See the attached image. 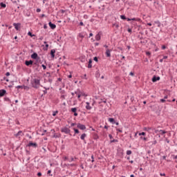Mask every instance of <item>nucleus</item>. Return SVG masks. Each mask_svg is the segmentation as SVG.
Returning <instances> with one entry per match:
<instances>
[{
	"instance_id": "nucleus-1",
	"label": "nucleus",
	"mask_w": 177,
	"mask_h": 177,
	"mask_svg": "<svg viewBox=\"0 0 177 177\" xmlns=\"http://www.w3.org/2000/svg\"><path fill=\"white\" fill-rule=\"evenodd\" d=\"M30 84L32 88H35V89H38L41 85V80L39 79L34 78L30 80Z\"/></svg>"
},
{
	"instance_id": "nucleus-2",
	"label": "nucleus",
	"mask_w": 177,
	"mask_h": 177,
	"mask_svg": "<svg viewBox=\"0 0 177 177\" xmlns=\"http://www.w3.org/2000/svg\"><path fill=\"white\" fill-rule=\"evenodd\" d=\"M77 128H78L79 129H81L82 131H85V129H86V126H85V124H82L80 123H78L77 125Z\"/></svg>"
},
{
	"instance_id": "nucleus-3",
	"label": "nucleus",
	"mask_w": 177,
	"mask_h": 177,
	"mask_svg": "<svg viewBox=\"0 0 177 177\" xmlns=\"http://www.w3.org/2000/svg\"><path fill=\"white\" fill-rule=\"evenodd\" d=\"M14 136L20 139L21 136H24V133L22 131H19L17 133L15 134Z\"/></svg>"
},
{
	"instance_id": "nucleus-4",
	"label": "nucleus",
	"mask_w": 177,
	"mask_h": 177,
	"mask_svg": "<svg viewBox=\"0 0 177 177\" xmlns=\"http://www.w3.org/2000/svg\"><path fill=\"white\" fill-rule=\"evenodd\" d=\"M61 132H63L64 133H70V132H71V131L70 130V129H68L67 127H64L61 129Z\"/></svg>"
},
{
	"instance_id": "nucleus-5",
	"label": "nucleus",
	"mask_w": 177,
	"mask_h": 177,
	"mask_svg": "<svg viewBox=\"0 0 177 177\" xmlns=\"http://www.w3.org/2000/svg\"><path fill=\"white\" fill-rule=\"evenodd\" d=\"M105 55H106V57H111V50L107 48L106 50Z\"/></svg>"
},
{
	"instance_id": "nucleus-6",
	"label": "nucleus",
	"mask_w": 177,
	"mask_h": 177,
	"mask_svg": "<svg viewBox=\"0 0 177 177\" xmlns=\"http://www.w3.org/2000/svg\"><path fill=\"white\" fill-rule=\"evenodd\" d=\"M34 63V62H32V60H29V61H26L25 62V64L26 66H27L28 67H30V66H32V64Z\"/></svg>"
},
{
	"instance_id": "nucleus-7",
	"label": "nucleus",
	"mask_w": 177,
	"mask_h": 177,
	"mask_svg": "<svg viewBox=\"0 0 177 177\" xmlns=\"http://www.w3.org/2000/svg\"><path fill=\"white\" fill-rule=\"evenodd\" d=\"M13 26H14L15 30H17V31H19V28H20L21 24L19 23L18 24L14 23Z\"/></svg>"
},
{
	"instance_id": "nucleus-8",
	"label": "nucleus",
	"mask_w": 177,
	"mask_h": 177,
	"mask_svg": "<svg viewBox=\"0 0 177 177\" xmlns=\"http://www.w3.org/2000/svg\"><path fill=\"white\" fill-rule=\"evenodd\" d=\"M71 111H72V113H74L75 117H77L78 115V113H77V108H72Z\"/></svg>"
},
{
	"instance_id": "nucleus-9",
	"label": "nucleus",
	"mask_w": 177,
	"mask_h": 177,
	"mask_svg": "<svg viewBox=\"0 0 177 177\" xmlns=\"http://www.w3.org/2000/svg\"><path fill=\"white\" fill-rule=\"evenodd\" d=\"M86 110H92V106H91V104L88 102H86Z\"/></svg>"
},
{
	"instance_id": "nucleus-10",
	"label": "nucleus",
	"mask_w": 177,
	"mask_h": 177,
	"mask_svg": "<svg viewBox=\"0 0 177 177\" xmlns=\"http://www.w3.org/2000/svg\"><path fill=\"white\" fill-rule=\"evenodd\" d=\"M28 146L29 147H31V146L32 147H37L38 145L37 144V142H29Z\"/></svg>"
},
{
	"instance_id": "nucleus-11",
	"label": "nucleus",
	"mask_w": 177,
	"mask_h": 177,
	"mask_svg": "<svg viewBox=\"0 0 177 177\" xmlns=\"http://www.w3.org/2000/svg\"><path fill=\"white\" fill-rule=\"evenodd\" d=\"M6 93V91L1 89L0 90V97H2L3 96H5V94Z\"/></svg>"
},
{
	"instance_id": "nucleus-12",
	"label": "nucleus",
	"mask_w": 177,
	"mask_h": 177,
	"mask_svg": "<svg viewBox=\"0 0 177 177\" xmlns=\"http://www.w3.org/2000/svg\"><path fill=\"white\" fill-rule=\"evenodd\" d=\"M157 81H160V77L153 76L152 78V82H157Z\"/></svg>"
},
{
	"instance_id": "nucleus-13",
	"label": "nucleus",
	"mask_w": 177,
	"mask_h": 177,
	"mask_svg": "<svg viewBox=\"0 0 177 177\" xmlns=\"http://www.w3.org/2000/svg\"><path fill=\"white\" fill-rule=\"evenodd\" d=\"M48 26L52 30H55V28H56V25L55 24H52V22H49Z\"/></svg>"
},
{
	"instance_id": "nucleus-14",
	"label": "nucleus",
	"mask_w": 177,
	"mask_h": 177,
	"mask_svg": "<svg viewBox=\"0 0 177 177\" xmlns=\"http://www.w3.org/2000/svg\"><path fill=\"white\" fill-rule=\"evenodd\" d=\"M75 95H77V98L80 99V97H81V90L77 89L75 92Z\"/></svg>"
},
{
	"instance_id": "nucleus-15",
	"label": "nucleus",
	"mask_w": 177,
	"mask_h": 177,
	"mask_svg": "<svg viewBox=\"0 0 177 177\" xmlns=\"http://www.w3.org/2000/svg\"><path fill=\"white\" fill-rule=\"evenodd\" d=\"M31 58L37 59L38 58V54H37V53H34L31 55Z\"/></svg>"
},
{
	"instance_id": "nucleus-16",
	"label": "nucleus",
	"mask_w": 177,
	"mask_h": 177,
	"mask_svg": "<svg viewBox=\"0 0 177 177\" xmlns=\"http://www.w3.org/2000/svg\"><path fill=\"white\" fill-rule=\"evenodd\" d=\"M153 129H154V128L153 127H145L144 130L147 131V132H150V131H153Z\"/></svg>"
},
{
	"instance_id": "nucleus-17",
	"label": "nucleus",
	"mask_w": 177,
	"mask_h": 177,
	"mask_svg": "<svg viewBox=\"0 0 177 177\" xmlns=\"http://www.w3.org/2000/svg\"><path fill=\"white\" fill-rule=\"evenodd\" d=\"M56 53V50L55 49H52L50 50V55H51V57L53 58L55 57V54Z\"/></svg>"
},
{
	"instance_id": "nucleus-18",
	"label": "nucleus",
	"mask_w": 177,
	"mask_h": 177,
	"mask_svg": "<svg viewBox=\"0 0 177 177\" xmlns=\"http://www.w3.org/2000/svg\"><path fill=\"white\" fill-rule=\"evenodd\" d=\"M109 122H111V124H115V120L113 118H109Z\"/></svg>"
},
{
	"instance_id": "nucleus-19",
	"label": "nucleus",
	"mask_w": 177,
	"mask_h": 177,
	"mask_svg": "<svg viewBox=\"0 0 177 177\" xmlns=\"http://www.w3.org/2000/svg\"><path fill=\"white\" fill-rule=\"evenodd\" d=\"M85 138H86V133H83L82 134V136H80V139L82 140H85Z\"/></svg>"
},
{
	"instance_id": "nucleus-20",
	"label": "nucleus",
	"mask_w": 177,
	"mask_h": 177,
	"mask_svg": "<svg viewBox=\"0 0 177 177\" xmlns=\"http://www.w3.org/2000/svg\"><path fill=\"white\" fill-rule=\"evenodd\" d=\"M88 68H92V59L88 61Z\"/></svg>"
},
{
	"instance_id": "nucleus-21",
	"label": "nucleus",
	"mask_w": 177,
	"mask_h": 177,
	"mask_svg": "<svg viewBox=\"0 0 177 177\" xmlns=\"http://www.w3.org/2000/svg\"><path fill=\"white\" fill-rule=\"evenodd\" d=\"M100 34H97L96 35H95V39H96V41H100Z\"/></svg>"
},
{
	"instance_id": "nucleus-22",
	"label": "nucleus",
	"mask_w": 177,
	"mask_h": 177,
	"mask_svg": "<svg viewBox=\"0 0 177 177\" xmlns=\"http://www.w3.org/2000/svg\"><path fill=\"white\" fill-rule=\"evenodd\" d=\"M78 37L79 38H81V41H82V39L85 37V35H84V33L82 32L78 35Z\"/></svg>"
},
{
	"instance_id": "nucleus-23",
	"label": "nucleus",
	"mask_w": 177,
	"mask_h": 177,
	"mask_svg": "<svg viewBox=\"0 0 177 177\" xmlns=\"http://www.w3.org/2000/svg\"><path fill=\"white\" fill-rule=\"evenodd\" d=\"M131 20L133 21H142V19H140V18H132Z\"/></svg>"
},
{
	"instance_id": "nucleus-24",
	"label": "nucleus",
	"mask_w": 177,
	"mask_h": 177,
	"mask_svg": "<svg viewBox=\"0 0 177 177\" xmlns=\"http://www.w3.org/2000/svg\"><path fill=\"white\" fill-rule=\"evenodd\" d=\"M113 27H115V28H118L120 27V25L118 23L113 24Z\"/></svg>"
},
{
	"instance_id": "nucleus-25",
	"label": "nucleus",
	"mask_w": 177,
	"mask_h": 177,
	"mask_svg": "<svg viewBox=\"0 0 177 177\" xmlns=\"http://www.w3.org/2000/svg\"><path fill=\"white\" fill-rule=\"evenodd\" d=\"M81 96H85V97H86V96H88V95L85 94V93H84V91H80V97H81Z\"/></svg>"
},
{
	"instance_id": "nucleus-26",
	"label": "nucleus",
	"mask_w": 177,
	"mask_h": 177,
	"mask_svg": "<svg viewBox=\"0 0 177 177\" xmlns=\"http://www.w3.org/2000/svg\"><path fill=\"white\" fill-rule=\"evenodd\" d=\"M159 132L160 133V135H165V133H167V131L164 130H160Z\"/></svg>"
},
{
	"instance_id": "nucleus-27",
	"label": "nucleus",
	"mask_w": 177,
	"mask_h": 177,
	"mask_svg": "<svg viewBox=\"0 0 177 177\" xmlns=\"http://www.w3.org/2000/svg\"><path fill=\"white\" fill-rule=\"evenodd\" d=\"M73 131L75 132V134L80 133V130H78L77 129L74 128Z\"/></svg>"
},
{
	"instance_id": "nucleus-28",
	"label": "nucleus",
	"mask_w": 177,
	"mask_h": 177,
	"mask_svg": "<svg viewBox=\"0 0 177 177\" xmlns=\"http://www.w3.org/2000/svg\"><path fill=\"white\" fill-rule=\"evenodd\" d=\"M44 44H46V48H44V50H48V48H49V44H47L48 43L46 41H44Z\"/></svg>"
},
{
	"instance_id": "nucleus-29",
	"label": "nucleus",
	"mask_w": 177,
	"mask_h": 177,
	"mask_svg": "<svg viewBox=\"0 0 177 177\" xmlns=\"http://www.w3.org/2000/svg\"><path fill=\"white\" fill-rule=\"evenodd\" d=\"M120 19H122V20H127V17H125V15H120Z\"/></svg>"
},
{
	"instance_id": "nucleus-30",
	"label": "nucleus",
	"mask_w": 177,
	"mask_h": 177,
	"mask_svg": "<svg viewBox=\"0 0 177 177\" xmlns=\"http://www.w3.org/2000/svg\"><path fill=\"white\" fill-rule=\"evenodd\" d=\"M0 6H1V8H6V4H5L3 3H1Z\"/></svg>"
},
{
	"instance_id": "nucleus-31",
	"label": "nucleus",
	"mask_w": 177,
	"mask_h": 177,
	"mask_svg": "<svg viewBox=\"0 0 177 177\" xmlns=\"http://www.w3.org/2000/svg\"><path fill=\"white\" fill-rule=\"evenodd\" d=\"M127 156H131V154H132V151H131V150L127 151Z\"/></svg>"
},
{
	"instance_id": "nucleus-32",
	"label": "nucleus",
	"mask_w": 177,
	"mask_h": 177,
	"mask_svg": "<svg viewBox=\"0 0 177 177\" xmlns=\"http://www.w3.org/2000/svg\"><path fill=\"white\" fill-rule=\"evenodd\" d=\"M77 166V165H75V164H68V165H67V167H76Z\"/></svg>"
},
{
	"instance_id": "nucleus-33",
	"label": "nucleus",
	"mask_w": 177,
	"mask_h": 177,
	"mask_svg": "<svg viewBox=\"0 0 177 177\" xmlns=\"http://www.w3.org/2000/svg\"><path fill=\"white\" fill-rule=\"evenodd\" d=\"M23 88H24V89H25L26 91H28V89H30V88L27 86H24Z\"/></svg>"
},
{
	"instance_id": "nucleus-34",
	"label": "nucleus",
	"mask_w": 177,
	"mask_h": 177,
	"mask_svg": "<svg viewBox=\"0 0 177 177\" xmlns=\"http://www.w3.org/2000/svg\"><path fill=\"white\" fill-rule=\"evenodd\" d=\"M116 131H117L118 132H120V133H122V130L121 129L117 128V129H116Z\"/></svg>"
},
{
	"instance_id": "nucleus-35",
	"label": "nucleus",
	"mask_w": 177,
	"mask_h": 177,
	"mask_svg": "<svg viewBox=\"0 0 177 177\" xmlns=\"http://www.w3.org/2000/svg\"><path fill=\"white\" fill-rule=\"evenodd\" d=\"M145 135H146V133H145V132H142V133H139V136H145Z\"/></svg>"
},
{
	"instance_id": "nucleus-36",
	"label": "nucleus",
	"mask_w": 177,
	"mask_h": 177,
	"mask_svg": "<svg viewBox=\"0 0 177 177\" xmlns=\"http://www.w3.org/2000/svg\"><path fill=\"white\" fill-rule=\"evenodd\" d=\"M57 113H59V111H54L53 113V116L55 117V115H56V114H57Z\"/></svg>"
},
{
	"instance_id": "nucleus-37",
	"label": "nucleus",
	"mask_w": 177,
	"mask_h": 177,
	"mask_svg": "<svg viewBox=\"0 0 177 177\" xmlns=\"http://www.w3.org/2000/svg\"><path fill=\"white\" fill-rule=\"evenodd\" d=\"M115 142H118V140L113 139V140H111V143H114Z\"/></svg>"
},
{
	"instance_id": "nucleus-38",
	"label": "nucleus",
	"mask_w": 177,
	"mask_h": 177,
	"mask_svg": "<svg viewBox=\"0 0 177 177\" xmlns=\"http://www.w3.org/2000/svg\"><path fill=\"white\" fill-rule=\"evenodd\" d=\"M48 175H50V176H52V171L51 170H48V172H47Z\"/></svg>"
},
{
	"instance_id": "nucleus-39",
	"label": "nucleus",
	"mask_w": 177,
	"mask_h": 177,
	"mask_svg": "<svg viewBox=\"0 0 177 177\" xmlns=\"http://www.w3.org/2000/svg\"><path fill=\"white\" fill-rule=\"evenodd\" d=\"M91 158H92L91 162H95V158L93 155L91 156Z\"/></svg>"
},
{
	"instance_id": "nucleus-40",
	"label": "nucleus",
	"mask_w": 177,
	"mask_h": 177,
	"mask_svg": "<svg viewBox=\"0 0 177 177\" xmlns=\"http://www.w3.org/2000/svg\"><path fill=\"white\" fill-rule=\"evenodd\" d=\"M63 159H64V161H67V160H68V157L64 156V157L63 158Z\"/></svg>"
},
{
	"instance_id": "nucleus-41",
	"label": "nucleus",
	"mask_w": 177,
	"mask_h": 177,
	"mask_svg": "<svg viewBox=\"0 0 177 177\" xmlns=\"http://www.w3.org/2000/svg\"><path fill=\"white\" fill-rule=\"evenodd\" d=\"M152 131H154L155 133H158V132H160V131H158L154 128H153V129H152Z\"/></svg>"
},
{
	"instance_id": "nucleus-42",
	"label": "nucleus",
	"mask_w": 177,
	"mask_h": 177,
	"mask_svg": "<svg viewBox=\"0 0 177 177\" xmlns=\"http://www.w3.org/2000/svg\"><path fill=\"white\" fill-rule=\"evenodd\" d=\"M17 89H23V86H17Z\"/></svg>"
},
{
	"instance_id": "nucleus-43",
	"label": "nucleus",
	"mask_w": 177,
	"mask_h": 177,
	"mask_svg": "<svg viewBox=\"0 0 177 177\" xmlns=\"http://www.w3.org/2000/svg\"><path fill=\"white\" fill-rule=\"evenodd\" d=\"M61 99H62V100L66 99V96L64 95H61Z\"/></svg>"
},
{
	"instance_id": "nucleus-44",
	"label": "nucleus",
	"mask_w": 177,
	"mask_h": 177,
	"mask_svg": "<svg viewBox=\"0 0 177 177\" xmlns=\"http://www.w3.org/2000/svg\"><path fill=\"white\" fill-rule=\"evenodd\" d=\"M161 103H165L166 100L165 99H160Z\"/></svg>"
},
{
	"instance_id": "nucleus-45",
	"label": "nucleus",
	"mask_w": 177,
	"mask_h": 177,
	"mask_svg": "<svg viewBox=\"0 0 177 177\" xmlns=\"http://www.w3.org/2000/svg\"><path fill=\"white\" fill-rule=\"evenodd\" d=\"M41 67H43V69H44V70H46V66L42 64V65H41Z\"/></svg>"
},
{
	"instance_id": "nucleus-46",
	"label": "nucleus",
	"mask_w": 177,
	"mask_h": 177,
	"mask_svg": "<svg viewBox=\"0 0 177 177\" xmlns=\"http://www.w3.org/2000/svg\"><path fill=\"white\" fill-rule=\"evenodd\" d=\"M147 56H150L151 53L150 52H147L146 53Z\"/></svg>"
},
{
	"instance_id": "nucleus-47",
	"label": "nucleus",
	"mask_w": 177,
	"mask_h": 177,
	"mask_svg": "<svg viewBox=\"0 0 177 177\" xmlns=\"http://www.w3.org/2000/svg\"><path fill=\"white\" fill-rule=\"evenodd\" d=\"M162 49L164 50L165 49H167V46L165 45L162 46Z\"/></svg>"
},
{
	"instance_id": "nucleus-48",
	"label": "nucleus",
	"mask_w": 177,
	"mask_h": 177,
	"mask_svg": "<svg viewBox=\"0 0 177 177\" xmlns=\"http://www.w3.org/2000/svg\"><path fill=\"white\" fill-rule=\"evenodd\" d=\"M36 12H37V13H39V12H41L40 8H37V9L36 10Z\"/></svg>"
},
{
	"instance_id": "nucleus-49",
	"label": "nucleus",
	"mask_w": 177,
	"mask_h": 177,
	"mask_svg": "<svg viewBox=\"0 0 177 177\" xmlns=\"http://www.w3.org/2000/svg\"><path fill=\"white\" fill-rule=\"evenodd\" d=\"M37 176H42V174L41 172L37 173Z\"/></svg>"
},
{
	"instance_id": "nucleus-50",
	"label": "nucleus",
	"mask_w": 177,
	"mask_h": 177,
	"mask_svg": "<svg viewBox=\"0 0 177 177\" xmlns=\"http://www.w3.org/2000/svg\"><path fill=\"white\" fill-rule=\"evenodd\" d=\"M44 28L45 30H46V28H48V26H47L46 24H44Z\"/></svg>"
},
{
	"instance_id": "nucleus-51",
	"label": "nucleus",
	"mask_w": 177,
	"mask_h": 177,
	"mask_svg": "<svg viewBox=\"0 0 177 177\" xmlns=\"http://www.w3.org/2000/svg\"><path fill=\"white\" fill-rule=\"evenodd\" d=\"M129 75H131L132 77H133V75H135V74L133 73V72H131V73H129Z\"/></svg>"
},
{
	"instance_id": "nucleus-52",
	"label": "nucleus",
	"mask_w": 177,
	"mask_h": 177,
	"mask_svg": "<svg viewBox=\"0 0 177 177\" xmlns=\"http://www.w3.org/2000/svg\"><path fill=\"white\" fill-rule=\"evenodd\" d=\"M6 75L7 77H9V75H10V73L7 72V73H6Z\"/></svg>"
},
{
	"instance_id": "nucleus-53",
	"label": "nucleus",
	"mask_w": 177,
	"mask_h": 177,
	"mask_svg": "<svg viewBox=\"0 0 177 177\" xmlns=\"http://www.w3.org/2000/svg\"><path fill=\"white\" fill-rule=\"evenodd\" d=\"M28 35H30V37H32V33H31V32H28Z\"/></svg>"
},
{
	"instance_id": "nucleus-54",
	"label": "nucleus",
	"mask_w": 177,
	"mask_h": 177,
	"mask_svg": "<svg viewBox=\"0 0 177 177\" xmlns=\"http://www.w3.org/2000/svg\"><path fill=\"white\" fill-rule=\"evenodd\" d=\"M160 176H165V173H163V174L160 173Z\"/></svg>"
},
{
	"instance_id": "nucleus-55",
	"label": "nucleus",
	"mask_w": 177,
	"mask_h": 177,
	"mask_svg": "<svg viewBox=\"0 0 177 177\" xmlns=\"http://www.w3.org/2000/svg\"><path fill=\"white\" fill-rule=\"evenodd\" d=\"M93 60H94L95 62H97V57H95L93 58Z\"/></svg>"
},
{
	"instance_id": "nucleus-56",
	"label": "nucleus",
	"mask_w": 177,
	"mask_h": 177,
	"mask_svg": "<svg viewBox=\"0 0 177 177\" xmlns=\"http://www.w3.org/2000/svg\"><path fill=\"white\" fill-rule=\"evenodd\" d=\"M43 92H44V95H46V93H48V91H46V90H44Z\"/></svg>"
},
{
	"instance_id": "nucleus-57",
	"label": "nucleus",
	"mask_w": 177,
	"mask_h": 177,
	"mask_svg": "<svg viewBox=\"0 0 177 177\" xmlns=\"http://www.w3.org/2000/svg\"><path fill=\"white\" fill-rule=\"evenodd\" d=\"M128 32H132V29L129 28V29H128Z\"/></svg>"
},
{
	"instance_id": "nucleus-58",
	"label": "nucleus",
	"mask_w": 177,
	"mask_h": 177,
	"mask_svg": "<svg viewBox=\"0 0 177 177\" xmlns=\"http://www.w3.org/2000/svg\"><path fill=\"white\" fill-rule=\"evenodd\" d=\"M72 161H74V158H71V160H69V162H71Z\"/></svg>"
},
{
	"instance_id": "nucleus-59",
	"label": "nucleus",
	"mask_w": 177,
	"mask_h": 177,
	"mask_svg": "<svg viewBox=\"0 0 177 177\" xmlns=\"http://www.w3.org/2000/svg\"><path fill=\"white\" fill-rule=\"evenodd\" d=\"M109 136L110 139H113V136L111 134H109Z\"/></svg>"
},
{
	"instance_id": "nucleus-60",
	"label": "nucleus",
	"mask_w": 177,
	"mask_h": 177,
	"mask_svg": "<svg viewBox=\"0 0 177 177\" xmlns=\"http://www.w3.org/2000/svg\"><path fill=\"white\" fill-rule=\"evenodd\" d=\"M75 123H71V127H75Z\"/></svg>"
},
{
	"instance_id": "nucleus-61",
	"label": "nucleus",
	"mask_w": 177,
	"mask_h": 177,
	"mask_svg": "<svg viewBox=\"0 0 177 177\" xmlns=\"http://www.w3.org/2000/svg\"><path fill=\"white\" fill-rule=\"evenodd\" d=\"M168 59V56H164L163 57V59Z\"/></svg>"
},
{
	"instance_id": "nucleus-62",
	"label": "nucleus",
	"mask_w": 177,
	"mask_h": 177,
	"mask_svg": "<svg viewBox=\"0 0 177 177\" xmlns=\"http://www.w3.org/2000/svg\"><path fill=\"white\" fill-rule=\"evenodd\" d=\"M80 26H84V22H80Z\"/></svg>"
},
{
	"instance_id": "nucleus-63",
	"label": "nucleus",
	"mask_w": 177,
	"mask_h": 177,
	"mask_svg": "<svg viewBox=\"0 0 177 177\" xmlns=\"http://www.w3.org/2000/svg\"><path fill=\"white\" fill-rule=\"evenodd\" d=\"M164 99H165H165H168V95H165V96L164 97Z\"/></svg>"
},
{
	"instance_id": "nucleus-64",
	"label": "nucleus",
	"mask_w": 177,
	"mask_h": 177,
	"mask_svg": "<svg viewBox=\"0 0 177 177\" xmlns=\"http://www.w3.org/2000/svg\"><path fill=\"white\" fill-rule=\"evenodd\" d=\"M174 158L175 160H177V155H176V156H174Z\"/></svg>"
}]
</instances>
